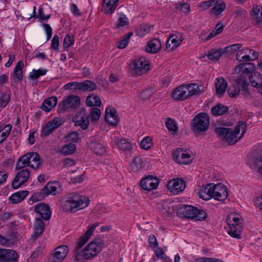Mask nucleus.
Instances as JSON below:
<instances>
[{
	"mask_svg": "<svg viewBox=\"0 0 262 262\" xmlns=\"http://www.w3.org/2000/svg\"><path fill=\"white\" fill-rule=\"evenodd\" d=\"M246 122L239 121L233 130L231 128L220 127L215 129V132L229 145H232L242 138L246 133Z\"/></svg>",
	"mask_w": 262,
	"mask_h": 262,
	"instance_id": "1",
	"label": "nucleus"
},
{
	"mask_svg": "<svg viewBox=\"0 0 262 262\" xmlns=\"http://www.w3.org/2000/svg\"><path fill=\"white\" fill-rule=\"evenodd\" d=\"M89 204L88 198L75 192L70 193L64 202L62 207L67 212H71L83 209Z\"/></svg>",
	"mask_w": 262,
	"mask_h": 262,
	"instance_id": "2",
	"label": "nucleus"
},
{
	"mask_svg": "<svg viewBox=\"0 0 262 262\" xmlns=\"http://www.w3.org/2000/svg\"><path fill=\"white\" fill-rule=\"evenodd\" d=\"M202 91L197 83L182 85L176 88L171 94L174 100L183 101L194 95H199Z\"/></svg>",
	"mask_w": 262,
	"mask_h": 262,
	"instance_id": "3",
	"label": "nucleus"
},
{
	"mask_svg": "<svg viewBox=\"0 0 262 262\" xmlns=\"http://www.w3.org/2000/svg\"><path fill=\"white\" fill-rule=\"evenodd\" d=\"M254 69V64L251 62L242 63L236 66L234 69L235 72H242L243 74L236 80V83L241 86L242 91L244 95H249L248 90L249 83L247 80V77L252 72Z\"/></svg>",
	"mask_w": 262,
	"mask_h": 262,
	"instance_id": "4",
	"label": "nucleus"
},
{
	"mask_svg": "<svg viewBox=\"0 0 262 262\" xmlns=\"http://www.w3.org/2000/svg\"><path fill=\"white\" fill-rule=\"evenodd\" d=\"M104 243L100 238H97L90 243L81 252L76 254V259L79 260L82 256L83 259H89L95 257L102 249Z\"/></svg>",
	"mask_w": 262,
	"mask_h": 262,
	"instance_id": "5",
	"label": "nucleus"
},
{
	"mask_svg": "<svg viewBox=\"0 0 262 262\" xmlns=\"http://www.w3.org/2000/svg\"><path fill=\"white\" fill-rule=\"evenodd\" d=\"M177 213L182 218L194 219L199 221L205 220L207 216L205 211L185 204L182 205L178 208Z\"/></svg>",
	"mask_w": 262,
	"mask_h": 262,
	"instance_id": "6",
	"label": "nucleus"
},
{
	"mask_svg": "<svg viewBox=\"0 0 262 262\" xmlns=\"http://www.w3.org/2000/svg\"><path fill=\"white\" fill-rule=\"evenodd\" d=\"M209 125V118L208 115L204 113H201L197 115L193 119L192 130L196 133H199L206 131Z\"/></svg>",
	"mask_w": 262,
	"mask_h": 262,
	"instance_id": "7",
	"label": "nucleus"
},
{
	"mask_svg": "<svg viewBox=\"0 0 262 262\" xmlns=\"http://www.w3.org/2000/svg\"><path fill=\"white\" fill-rule=\"evenodd\" d=\"M172 155L173 160L181 164L191 163L193 159L190 154L181 148H178L173 151Z\"/></svg>",
	"mask_w": 262,
	"mask_h": 262,
	"instance_id": "8",
	"label": "nucleus"
},
{
	"mask_svg": "<svg viewBox=\"0 0 262 262\" xmlns=\"http://www.w3.org/2000/svg\"><path fill=\"white\" fill-rule=\"evenodd\" d=\"M80 102L79 96L70 95L60 102L58 107L61 111L64 112L70 108H75L78 106Z\"/></svg>",
	"mask_w": 262,
	"mask_h": 262,
	"instance_id": "9",
	"label": "nucleus"
},
{
	"mask_svg": "<svg viewBox=\"0 0 262 262\" xmlns=\"http://www.w3.org/2000/svg\"><path fill=\"white\" fill-rule=\"evenodd\" d=\"M258 56V53L257 52L245 48L238 51L236 58L239 61H250L256 59Z\"/></svg>",
	"mask_w": 262,
	"mask_h": 262,
	"instance_id": "10",
	"label": "nucleus"
},
{
	"mask_svg": "<svg viewBox=\"0 0 262 262\" xmlns=\"http://www.w3.org/2000/svg\"><path fill=\"white\" fill-rule=\"evenodd\" d=\"M30 172L28 169H21L17 172L12 183L13 188L16 189L26 183L30 177Z\"/></svg>",
	"mask_w": 262,
	"mask_h": 262,
	"instance_id": "11",
	"label": "nucleus"
},
{
	"mask_svg": "<svg viewBox=\"0 0 262 262\" xmlns=\"http://www.w3.org/2000/svg\"><path fill=\"white\" fill-rule=\"evenodd\" d=\"M213 198L222 201H224L228 196V193L226 186L221 183L213 184Z\"/></svg>",
	"mask_w": 262,
	"mask_h": 262,
	"instance_id": "12",
	"label": "nucleus"
},
{
	"mask_svg": "<svg viewBox=\"0 0 262 262\" xmlns=\"http://www.w3.org/2000/svg\"><path fill=\"white\" fill-rule=\"evenodd\" d=\"M159 183L157 177L149 176L143 179L140 182V186L145 190L150 191L157 188Z\"/></svg>",
	"mask_w": 262,
	"mask_h": 262,
	"instance_id": "13",
	"label": "nucleus"
},
{
	"mask_svg": "<svg viewBox=\"0 0 262 262\" xmlns=\"http://www.w3.org/2000/svg\"><path fill=\"white\" fill-rule=\"evenodd\" d=\"M18 255L13 250L0 249L1 262H18Z\"/></svg>",
	"mask_w": 262,
	"mask_h": 262,
	"instance_id": "14",
	"label": "nucleus"
},
{
	"mask_svg": "<svg viewBox=\"0 0 262 262\" xmlns=\"http://www.w3.org/2000/svg\"><path fill=\"white\" fill-rule=\"evenodd\" d=\"M69 248L66 245H61L54 250L53 257L50 262H61L67 256Z\"/></svg>",
	"mask_w": 262,
	"mask_h": 262,
	"instance_id": "15",
	"label": "nucleus"
},
{
	"mask_svg": "<svg viewBox=\"0 0 262 262\" xmlns=\"http://www.w3.org/2000/svg\"><path fill=\"white\" fill-rule=\"evenodd\" d=\"M185 186V182L181 179L171 180L167 184L168 189L174 194L182 192Z\"/></svg>",
	"mask_w": 262,
	"mask_h": 262,
	"instance_id": "16",
	"label": "nucleus"
},
{
	"mask_svg": "<svg viewBox=\"0 0 262 262\" xmlns=\"http://www.w3.org/2000/svg\"><path fill=\"white\" fill-rule=\"evenodd\" d=\"M34 211L40 216L41 219L48 221L51 216V211L49 206L43 203H39L34 206Z\"/></svg>",
	"mask_w": 262,
	"mask_h": 262,
	"instance_id": "17",
	"label": "nucleus"
},
{
	"mask_svg": "<svg viewBox=\"0 0 262 262\" xmlns=\"http://www.w3.org/2000/svg\"><path fill=\"white\" fill-rule=\"evenodd\" d=\"M132 69L136 74L141 75L148 70L149 64L144 59L140 58L133 62Z\"/></svg>",
	"mask_w": 262,
	"mask_h": 262,
	"instance_id": "18",
	"label": "nucleus"
},
{
	"mask_svg": "<svg viewBox=\"0 0 262 262\" xmlns=\"http://www.w3.org/2000/svg\"><path fill=\"white\" fill-rule=\"evenodd\" d=\"M99 225V223L96 222L89 227L88 229L86 231L83 235H82L78 241L77 245V249H81L83 246L87 242L90 237L92 235L93 232L96 227Z\"/></svg>",
	"mask_w": 262,
	"mask_h": 262,
	"instance_id": "19",
	"label": "nucleus"
},
{
	"mask_svg": "<svg viewBox=\"0 0 262 262\" xmlns=\"http://www.w3.org/2000/svg\"><path fill=\"white\" fill-rule=\"evenodd\" d=\"M105 121L112 125H116L119 122V117L115 110L113 108L107 107L105 110Z\"/></svg>",
	"mask_w": 262,
	"mask_h": 262,
	"instance_id": "20",
	"label": "nucleus"
},
{
	"mask_svg": "<svg viewBox=\"0 0 262 262\" xmlns=\"http://www.w3.org/2000/svg\"><path fill=\"white\" fill-rule=\"evenodd\" d=\"M213 184L210 183L202 187L198 193L199 197L205 200H209L213 198Z\"/></svg>",
	"mask_w": 262,
	"mask_h": 262,
	"instance_id": "21",
	"label": "nucleus"
},
{
	"mask_svg": "<svg viewBox=\"0 0 262 262\" xmlns=\"http://www.w3.org/2000/svg\"><path fill=\"white\" fill-rule=\"evenodd\" d=\"M229 229L228 230V233L231 236L237 239L242 238L241 232L243 229L242 224H229Z\"/></svg>",
	"mask_w": 262,
	"mask_h": 262,
	"instance_id": "22",
	"label": "nucleus"
},
{
	"mask_svg": "<svg viewBox=\"0 0 262 262\" xmlns=\"http://www.w3.org/2000/svg\"><path fill=\"white\" fill-rule=\"evenodd\" d=\"M119 0H103V8L106 14H112L118 5Z\"/></svg>",
	"mask_w": 262,
	"mask_h": 262,
	"instance_id": "23",
	"label": "nucleus"
},
{
	"mask_svg": "<svg viewBox=\"0 0 262 262\" xmlns=\"http://www.w3.org/2000/svg\"><path fill=\"white\" fill-rule=\"evenodd\" d=\"M162 45L159 39L155 38L150 40L146 46L145 51L148 53H156L161 49Z\"/></svg>",
	"mask_w": 262,
	"mask_h": 262,
	"instance_id": "24",
	"label": "nucleus"
},
{
	"mask_svg": "<svg viewBox=\"0 0 262 262\" xmlns=\"http://www.w3.org/2000/svg\"><path fill=\"white\" fill-rule=\"evenodd\" d=\"M34 232L33 237L34 239L38 238L45 230V224L41 219L36 217V221L34 225Z\"/></svg>",
	"mask_w": 262,
	"mask_h": 262,
	"instance_id": "25",
	"label": "nucleus"
},
{
	"mask_svg": "<svg viewBox=\"0 0 262 262\" xmlns=\"http://www.w3.org/2000/svg\"><path fill=\"white\" fill-rule=\"evenodd\" d=\"M227 87V82L224 78L216 79L215 82L216 93L218 96H222L225 93Z\"/></svg>",
	"mask_w": 262,
	"mask_h": 262,
	"instance_id": "26",
	"label": "nucleus"
},
{
	"mask_svg": "<svg viewBox=\"0 0 262 262\" xmlns=\"http://www.w3.org/2000/svg\"><path fill=\"white\" fill-rule=\"evenodd\" d=\"M57 103V99L55 96H52L44 100L41 108L47 112H50Z\"/></svg>",
	"mask_w": 262,
	"mask_h": 262,
	"instance_id": "27",
	"label": "nucleus"
},
{
	"mask_svg": "<svg viewBox=\"0 0 262 262\" xmlns=\"http://www.w3.org/2000/svg\"><path fill=\"white\" fill-rule=\"evenodd\" d=\"M90 147L91 150L98 155H101L105 152V146L101 142L97 141L91 142Z\"/></svg>",
	"mask_w": 262,
	"mask_h": 262,
	"instance_id": "28",
	"label": "nucleus"
},
{
	"mask_svg": "<svg viewBox=\"0 0 262 262\" xmlns=\"http://www.w3.org/2000/svg\"><path fill=\"white\" fill-rule=\"evenodd\" d=\"M81 117L79 120H76L75 124L76 126H79L84 130L86 129L89 125V114L81 113Z\"/></svg>",
	"mask_w": 262,
	"mask_h": 262,
	"instance_id": "29",
	"label": "nucleus"
},
{
	"mask_svg": "<svg viewBox=\"0 0 262 262\" xmlns=\"http://www.w3.org/2000/svg\"><path fill=\"white\" fill-rule=\"evenodd\" d=\"M29 160H30V154L28 152L24 155L18 160L16 164V170H20L27 166H29V164H30V161H29Z\"/></svg>",
	"mask_w": 262,
	"mask_h": 262,
	"instance_id": "30",
	"label": "nucleus"
},
{
	"mask_svg": "<svg viewBox=\"0 0 262 262\" xmlns=\"http://www.w3.org/2000/svg\"><path fill=\"white\" fill-rule=\"evenodd\" d=\"M30 157V164L29 166L33 169H36L38 168L41 164V160L40 159L39 155L37 152H29Z\"/></svg>",
	"mask_w": 262,
	"mask_h": 262,
	"instance_id": "31",
	"label": "nucleus"
},
{
	"mask_svg": "<svg viewBox=\"0 0 262 262\" xmlns=\"http://www.w3.org/2000/svg\"><path fill=\"white\" fill-rule=\"evenodd\" d=\"M29 194L27 190L20 191L12 194L9 199L13 203H18L22 201Z\"/></svg>",
	"mask_w": 262,
	"mask_h": 262,
	"instance_id": "32",
	"label": "nucleus"
},
{
	"mask_svg": "<svg viewBox=\"0 0 262 262\" xmlns=\"http://www.w3.org/2000/svg\"><path fill=\"white\" fill-rule=\"evenodd\" d=\"M251 84L253 87H259L262 85V75L258 73H254L248 75Z\"/></svg>",
	"mask_w": 262,
	"mask_h": 262,
	"instance_id": "33",
	"label": "nucleus"
},
{
	"mask_svg": "<svg viewBox=\"0 0 262 262\" xmlns=\"http://www.w3.org/2000/svg\"><path fill=\"white\" fill-rule=\"evenodd\" d=\"M144 166V163L140 157H136L134 158L131 163V169L134 172L141 171Z\"/></svg>",
	"mask_w": 262,
	"mask_h": 262,
	"instance_id": "34",
	"label": "nucleus"
},
{
	"mask_svg": "<svg viewBox=\"0 0 262 262\" xmlns=\"http://www.w3.org/2000/svg\"><path fill=\"white\" fill-rule=\"evenodd\" d=\"M86 103L89 106H100L101 101L98 96L92 94L87 97Z\"/></svg>",
	"mask_w": 262,
	"mask_h": 262,
	"instance_id": "35",
	"label": "nucleus"
},
{
	"mask_svg": "<svg viewBox=\"0 0 262 262\" xmlns=\"http://www.w3.org/2000/svg\"><path fill=\"white\" fill-rule=\"evenodd\" d=\"M228 112V107L221 103L217 104L211 109L212 114L214 116H221L226 114Z\"/></svg>",
	"mask_w": 262,
	"mask_h": 262,
	"instance_id": "36",
	"label": "nucleus"
},
{
	"mask_svg": "<svg viewBox=\"0 0 262 262\" xmlns=\"http://www.w3.org/2000/svg\"><path fill=\"white\" fill-rule=\"evenodd\" d=\"M97 87V86L94 82L86 80L81 82L80 90L92 92L95 90Z\"/></svg>",
	"mask_w": 262,
	"mask_h": 262,
	"instance_id": "37",
	"label": "nucleus"
},
{
	"mask_svg": "<svg viewBox=\"0 0 262 262\" xmlns=\"http://www.w3.org/2000/svg\"><path fill=\"white\" fill-rule=\"evenodd\" d=\"M56 190V186L54 184L49 183L43 187L41 190V192H40L39 193H42L47 195H49L50 194L55 195Z\"/></svg>",
	"mask_w": 262,
	"mask_h": 262,
	"instance_id": "38",
	"label": "nucleus"
},
{
	"mask_svg": "<svg viewBox=\"0 0 262 262\" xmlns=\"http://www.w3.org/2000/svg\"><path fill=\"white\" fill-rule=\"evenodd\" d=\"M24 67V63L21 61H19L16 65L12 76L16 78L18 80L20 81L23 79V68Z\"/></svg>",
	"mask_w": 262,
	"mask_h": 262,
	"instance_id": "39",
	"label": "nucleus"
},
{
	"mask_svg": "<svg viewBox=\"0 0 262 262\" xmlns=\"http://www.w3.org/2000/svg\"><path fill=\"white\" fill-rule=\"evenodd\" d=\"M0 143L3 142L9 136L12 129L10 124L5 125L4 126H0Z\"/></svg>",
	"mask_w": 262,
	"mask_h": 262,
	"instance_id": "40",
	"label": "nucleus"
},
{
	"mask_svg": "<svg viewBox=\"0 0 262 262\" xmlns=\"http://www.w3.org/2000/svg\"><path fill=\"white\" fill-rule=\"evenodd\" d=\"M116 144L120 150L124 151H129L132 148L130 143L125 139L118 140L116 142Z\"/></svg>",
	"mask_w": 262,
	"mask_h": 262,
	"instance_id": "41",
	"label": "nucleus"
},
{
	"mask_svg": "<svg viewBox=\"0 0 262 262\" xmlns=\"http://www.w3.org/2000/svg\"><path fill=\"white\" fill-rule=\"evenodd\" d=\"M50 8H45L40 7L39 9L38 14L37 17L41 20H48L51 17V13H48V10H50Z\"/></svg>",
	"mask_w": 262,
	"mask_h": 262,
	"instance_id": "42",
	"label": "nucleus"
},
{
	"mask_svg": "<svg viewBox=\"0 0 262 262\" xmlns=\"http://www.w3.org/2000/svg\"><path fill=\"white\" fill-rule=\"evenodd\" d=\"M76 148V147L75 144L73 143H70L64 145L62 147L61 149V152L64 155H71L75 152Z\"/></svg>",
	"mask_w": 262,
	"mask_h": 262,
	"instance_id": "43",
	"label": "nucleus"
},
{
	"mask_svg": "<svg viewBox=\"0 0 262 262\" xmlns=\"http://www.w3.org/2000/svg\"><path fill=\"white\" fill-rule=\"evenodd\" d=\"M47 72L45 69L36 70L33 69L30 73L29 77L32 79H37L39 76L45 75Z\"/></svg>",
	"mask_w": 262,
	"mask_h": 262,
	"instance_id": "44",
	"label": "nucleus"
},
{
	"mask_svg": "<svg viewBox=\"0 0 262 262\" xmlns=\"http://www.w3.org/2000/svg\"><path fill=\"white\" fill-rule=\"evenodd\" d=\"M225 8L226 6L224 3H217L212 8L211 13L213 15H217L221 13Z\"/></svg>",
	"mask_w": 262,
	"mask_h": 262,
	"instance_id": "45",
	"label": "nucleus"
},
{
	"mask_svg": "<svg viewBox=\"0 0 262 262\" xmlns=\"http://www.w3.org/2000/svg\"><path fill=\"white\" fill-rule=\"evenodd\" d=\"M169 39L173 45V48H177L182 42V39L181 36L179 35L172 34L171 35Z\"/></svg>",
	"mask_w": 262,
	"mask_h": 262,
	"instance_id": "46",
	"label": "nucleus"
},
{
	"mask_svg": "<svg viewBox=\"0 0 262 262\" xmlns=\"http://www.w3.org/2000/svg\"><path fill=\"white\" fill-rule=\"evenodd\" d=\"M55 129L53 124L49 121L42 129L41 136L46 137L50 135Z\"/></svg>",
	"mask_w": 262,
	"mask_h": 262,
	"instance_id": "47",
	"label": "nucleus"
},
{
	"mask_svg": "<svg viewBox=\"0 0 262 262\" xmlns=\"http://www.w3.org/2000/svg\"><path fill=\"white\" fill-rule=\"evenodd\" d=\"M90 115L92 121H97L100 117L101 111L98 108H92L91 110Z\"/></svg>",
	"mask_w": 262,
	"mask_h": 262,
	"instance_id": "48",
	"label": "nucleus"
},
{
	"mask_svg": "<svg viewBox=\"0 0 262 262\" xmlns=\"http://www.w3.org/2000/svg\"><path fill=\"white\" fill-rule=\"evenodd\" d=\"M74 38L73 36L67 34L64 37L63 46L64 49H67L74 44Z\"/></svg>",
	"mask_w": 262,
	"mask_h": 262,
	"instance_id": "49",
	"label": "nucleus"
},
{
	"mask_svg": "<svg viewBox=\"0 0 262 262\" xmlns=\"http://www.w3.org/2000/svg\"><path fill=\"white\" fill-rule=\"evenodd\" d=\"M8 238L10 246L14 244L18 240L17 232L15 229L11 230L8 233Z\"/></svg>",
	"mask_w": 262,
	"mask_h": 262,
	"instance_id": "50",
	"label": "nucleus"
},
{
	"mask_svg": "<svg viewBox=\"0 0 262 262\" xmlns=\"http://www.w3.org/2000/svg\"><path fill=\"white\" fill-rule=\"evenodd\" d=\"M133 35V32H129L125 35L124 38L121 40L117 46L118 48L120 49L125 48L128 45V41L130 37Z\"/></svg>",
	"mask_w": 262,
	"mask_h": 262,
	"instance_id": "51",
	"label": "nucleus"
},
{
	"mask_svg": "<svg viewBox=\"0 0 262 262\" xmlns=\"http://www.w3.org/2000/svg\"><path fill=\"white\" fill-rule=\"evenodd\" d=\"M166 126L169 132L175 134L177 132V127L174 121L171 119H168L166 123Z\"/></svg>",
	"mask_w": 262,
	"mask_h": 262,
	"instance_id": "52",
	"label": "nucleus"
},
{
	"mask_svg": "<svg viewBox=\"0 0 262 262\" xmlns=\"http://www.w3.org/2000/svg\"><path fill=\"white\" fill-rule=\"evenodd\" d=\"M128 24V18L125 15L121 14L119 17L118 22L116 24V27L119 28L120 27H124Z\"/></svg>",
	"mask_w": 262,
	"mask_h": 262,
	"instance_id": "53",
	"label": "nucleus"
},
{
	"mask_svg": "<svg viewBox=\"0 0 262 262\" xmlns=\"http://www.w3.org/2000/svg\"><path fill=\"white\" fill-rule=\"evenodd\" d=\"M222 55L221 51L212 50L208 54V57L209 59L214 60H217Z\"/></svg>",
	"mask_w": 262,
	"mask_h": 262,
	"instance_id": "54",
	"label": "nucleus"
},
{
	"mask_svg": "<svg viewBox=\"0 0 262 262\" xmlns=\"http://www.w3.org/2000/svg\"><path fill=\"white\" fill-rule=\"evenodd\" d=\"M81 82L73 81L69 82L64 85V88L66 90H80Z\"/></svg>",
	"mask_w": 262,
	"mask_h": 262,
	"instance_id": "55",
	"label": "nucleus"
},
{
	"mask_svg": "<svg viewBox=\"0 0 262 262\" xmlns=\"http://www.w3.org/2000/svg\"><path fill=\"white\" fill-rule=\"evenodd\" d=\"M142 148L145 149H148L151 148L152 144L151 139L149 137L144 138L140 143Z\"/></svg>",
	"mask_w": 262,
	"mask_h": 262,
	"instance_id": "56",
	"label": "nucleus"
},
{
	"mask_svg": "<svg viewBox=\"0 0 262 262\" xmlns=\"http://www.w3.org/2000/svg\"><path fill=\"white\" fill-rule=\"evenodd\" d=\"M10 97L9 94L4 93L0 97V107H5L10 101Z\"/></svg>",
	"mask_w": 262,
	"mask_h": 262,
	"instance_id": "57",
	"label": "nucleus"
},
{
	"mask_svg": "<svg viewBox=\"0 0 262 262\" xmlns=\"http://www.w3.org/2000/svg\"><path fill=\"white\" fill-rule=\"evenodd\" d=\"M262 166V155L256 157L253 161V168L257 170L259 173V170H260Z\"/></svg>",
	"mask_w": 262,
	"mask_h": 262,
	"instance_id": "58",
	"label": "nucleus"
},
{
	"mask_svg": "<svg viewBox=\"0 0 262 262\" xmlns=\"http://www.w3.org/2000/svg\"><path fill=\"white\" fill-rule=\"evenodd\" d=\"M177 10L182 11L183 13H188L190 11V5L188 3H182L176 5Z\"/></svg>",
	"mask_w": 262,
	"mask_h": 262,
	"instance_id": "59",
	"label": "nucleus"
},
{
	"mask_svg": "<svg viewBox=\"0 0 262 262\" xmlns=\"http://www.w3.org/2000/svg\"><path fill=\"white\" fill-rule=\"evenodd\" d=\"M239 88L235 85L231 86L228 90V95L231 97H236L239 94Z\"/></svg>",
	"mask_w": 262,
	"mask_h": 262,
	"instance_id": "60",
	"label": "nucleus"
},
{
	"mask_svg": "<svg viewBox=\"0 0 262 262\" xmlns=\"http://www.w3.org/2000/svg\"><path fill=\"white\" fill-rule=\"evenodd\" d=\"M67 138L70 141L73 142H78L80 140L79 133L76 132H73L68 134Z\"/></svg>",
	"mask_w": 262,
	"mask_h": 262,
	"instance_id": "61",
	"label": "nucleus"
},
{
	"mask_svg": "<svg viewBox=\"0 0 262 262\" xmlns=\"http://www.w3.org/2000/svg\"><path fill=\"white\" fill-rule=\"evenodd\" d=\"M59 40L58 35H56L54 36L51 45V48L55 50L58 51L59 50Z\"/></svg>",
	"mask_w": 262,
	"mask_h": 262,
	"instance_id": "62",
	"label": "nucleus"
},
{
	"mask_svg": "<svg viewBox=\"0 0 262 262\" xmlns=\"http://www.w3.org/2000/svg\"><path fill=\"white\" fill-rule=\"evenodd\" d=\"M148 242L151 248L153 249L158 247V243L154 235H150L148 238Z\"/></svg>",
	"mask_w": 262,
	"mask_h": 262,
	"instance_id": "63",
	"label": "nucleus"
},
{
	"mask_svg": "<svg viewBox=\"0 0 262 262\" xmlns=\"http://www.w3.org/2000/svg\"><path fill=\"white\" fill-rule=\"evenodd\" d=\"M242 47V44L240 43H235L225 48V51L228 52H230L231 53H233L238 49H239Z\"/></svg>",
	"mask_w": 262,
	"mask_h": 262,
	"instance_id": "64",
	"label": "nucleus"
}]
</instances>
